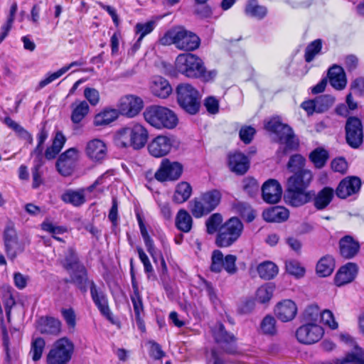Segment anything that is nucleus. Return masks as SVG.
I'll use <instances>...</instances> for the list:
<instances>
[{
	"label": "nucleus",
	"mask_w": 364,
	"mask_h": 364,
	"mask_svg": "<svg viewBox=\"0 0 364 364\" xmlns=\"http://www.w3.org/2000/svg\"><path fill=\"white\" fill-rule=\"evenodd\" d=\"M202 196L212 211L219 205L222 198L221 193L216 189L206 191L202 193Z\"/></svg>",
	"instance_id": "nucleus-51"
},
{
	"label": "nucleus",
	"mask_w": 364,
	"mask_h": 364,
	"mask_svg": "<svg viewBox=\"0 0 364 364\" xmlns=\"http://www.w3.org/2000/svg\"><path fill=\"white\" fill-rule=\"evenodd\" d=\"M257 271L262 279L270 280L278 274L279 268L274 262L265 261L257 266Z\"/></svg>",
	"instance_id": "nucleus-34"
},
{
	"label": "nucleus",
	"mask_w": 364,
	"mask_h": 364,
	"mask_svg": "<svg viewBox=\"0 0 364 364\" xmlns=\"http://www.w3.org/2000/svg\"><path fill=\"white\" fill-rule=\"evenodd\" d=\"M117 117L118 112L116 109H106L95 115L94 125L105 126L114 122Z\"/></svg>",
	"instance_id": "nucleus-40"
},
{
	"label": "nucleus",
	"mask_w": 364,
	"mask_h": 364,
	"mask_svg": "<svg viewBox=\"0 0 364 364\" xmlns=\"http://www.w3.org/2000/svg\"><path fill=\"white\" fill-rule=\"evenodd\" d=\"M264 128L277 135L279 143L284 146L282 150L284 155L296 150L299 147V140L296 138L292 129L282 123L279 117L270 119L265 123Z\"/></svg>",
	"instance_id": "nucleus-4"
},
{
	"label": "nucleus",
	"mask_w": 364,
	"mask_h": 364,
	"mask_svg": "<svg viewBox=\"0 0 364 364\" xmlns=\"http://www.w3.org/2000/svg\"><path fill=\"white\" fill-rule=\"evenodd\" d=\"M322 48V41L321 39H316L312 41L306 48L305 60L308 63L311 62L315 56L319 53Z\"/></svg>",
	"instance_id": "nucleus-53"
},
{
	"label": "nucleus",
	"mask_w": 364,
	"mask_h": 364,
	"mask_svg": "<svg viewBox=\"0 0 364 364\" xmlns=\"http://www.w3.org/2000/svg\"><path fill=\"white\" fill-rule=\"evenodd\" d=\"M222 222L223 217L220 213H214L210 215L205 222L207 232L210 235L216 232Z\"/></svg>",
	"instance_id": "nucleus-57"
},
{
	"label": "nucleus",
	"mask_w": 364,
	"mask_h": 364,
	"mask_svg": "<svg viewBox=\"0 0 364 364\" xmlns=\"http://www.w3.org/2000/svg\"><path fill=\"white\" fill-rule=\"evenodd\" d=\"M313 181V173L309 169L296 171L287 178L286 188L308 190Z\"/></svg>",
	"instance_id": "nucleus-19"
},
{
	"label": "nucleus",
	"mask_w": 364,
	"mask_h": 364,
	"mask_svg": "<svg viewBox=\"0 0 364 364\" xmlns=\"http://www.w3.org/2000/svg\"><path fill=\"white\" fill-rule=\"evenodd\" d=\"M360 244L350 235H346L339 241L341 255L346 259L354 257L359 252Z\"/></svg>",
	"instance_id": "nucleus-26"
},
{
	"label": "nucleus",
	"mask_w": 364,
	"mask_h": 364,
	"mask_svg": "<svg viewBox=\"0 0 364 364\" xmlns=\"http://www.w3.org/2000/svg\"><path fill=\"white\" fill-rule=\"evenodd\" d=\"M350 92L359 97H364V77H358L350 85Z\"/></svg>",
	"instance_id": "nucleus-61"
},
{
	"label": "nucleus",
	"mask_w": 364,
	"mask_h": 364,
	"mask_svg": "<svg viewBox=\"0 0 364 364\" xmlns=\"http://www.w3.org/2000/svg\"><path fill=\"white\" fill-rule=\"evenodd\" d=\"M173 142L174 139L172 136L159 135L149 144V152L154 157H163L170 152Z\"/></svg>",
	"instance_id": "nucleus-16"
},
{
	"label": "nucleus",
	"mask_w": 364,
	"mask_h": 364,
	"mask_svg": "<svg viewBox=\"0 0 364 364\" xmlns=\"http://www.w3.org/2000/svg\"><path fill=\"white\" fill-rule=\"evenodd\" d=\"M82 65V63L79 61H74L70 63L69 65L64 66L61 68L58 71L50 74L46 78L40 81L38 84V88L41 89L44 87L45 86L48 85L55 80L58 79L60 76H62L63 74H65L67 71H68L71 68L74 66H80Z\"/></svg>",
	"instance_id": "nucleus-42"
},
{
	"label": "nucleus",
	"mask_w": 364,
	"mask_h": 364,
	"mask_svg": "<svg viewBox=\"0 0 364 364\" xmlns=\"http://www.w3.org/2000/svg\"><path fill=\"white\" fill-rule=\"evenodd\" d=\"M148 140V132L139 123H134L120 129L114 136L115 144L122 148L132 146L139 149L145 146Z\"/></svg>",
	"instance_id": "nucleus-2"
},
{
	"label": "nucleus",
	"mask_w": 364,
	"mask_h": 364,
	"mask_svg": "<svg viewBox=\"0 0 364 364\" xmlns=\"http://www.w3.org/2000/svg\"><path fill=\"white\" fill-rule=\"evenodd\" d=\"M160 43L164 46L173 44L179 50L193 51L199 47L200 40L194 33L179 26L168 31Z\"/></svg>",
	"instance_id": "nucleus-3"
},
{
	"label": "nucleus",
	"mask_w": 364,
	"mask_h": 364,
	"mask_svg": "<svg viewBox=\"0 0 364 364\" xmlns=\"http://www.w3.org/2000/svg\"><path fill=\"white\" fill-rule=\"evenodd\" d=\"M60 262L67 271H70V269H73L81 264L75 250L73 247H69L65 252L63 257L60 259Z\"/></svg>",
	"instance_id": "nucleus-39"
},
{
	"label": "nucleus",
	"mask_w": 364,
	"mask_h": 364,
	"mask_svg": "<svg viewBox=\"0 0 364 364\" xmlns=\"http://www.w3.org/2000/svg\"><path fill=\"white\" fill-rule=\"evenodd\" d=\"M107 153V146L102 140L94 139L87 143L85 154L92 161L102 163L106 158Z\"/></svg>",
	"instance_id": "nucleus-21"
},
{
	"label": "nucleus",
	"mask_w": 364,
	"mask_h": 364,
	"mask_svg": "<svg viewBox=\"0 0 364 364\" xmlns=\"http://www.w3.org/2000/svg\"><path fill=\"white\" fill-rule=\"evenodd\" d=\"M220 228L224 229L225 231H227L229 234L233 235L239 238L243 230V225L237 218L232 217L226 221Z\"/></svg>",
	"instance_id": "nucleus-45"
},
{
	"label": "nucleus",
	"mask_w": 364,
	"mask_h": 364,
	"mask_svg": "<svg viewBox=\"0 0 364 364\" xmlns=\"http://www.w3.org/2000/svg\"><path fill=\"white\" fill-rule=\"evenodd\" d=\"M144 107V102L141 97L127 95L120 98L117 107L122 114L129 117L137 115Z\"/></svg>",
	"instance_id": "nucleus-15"
},
{
	"label": "nucleus",
	"mask_w": 364,
	"mask_h": 364,
	"mask_svg": "<svg viewBox=\"0 0 364 364\" xmlns=\"http://www.w3.org/2000/svg\"><path fill=\"white\" fill-rule=\"evenodd\" d=\"M155 23L154 21H148L145 23H137L136 25V32L140 33L137 41H141L143 38L150 33L154 28Z\"/></svg>",
	"instance_id": "nucleus-62"
},
{
	"label": "nucleus",
	"mask_w": 364,
	"mask_h": 364,
	"mask_svg": "<svg viewBox=\"0 0 364 364\" xmlns=\"http://www.w3.org/2000/svg\"><path fill=\"white\" fill-rule=\"evenodd\" d=\"M192 188L189 183L181 182L176 186L173 200L176 203L186 201L191 195Z\"/></svg>",
	"instance_id": "nucleus-41"
},
{
	"label": "nucleus",
	"mask_w": 364,
	"mask_h": 364,
	"mask_svg": "<svg viewBox=\"0 0 364 364\" xmlns=\"http://www.w3.org/2000/svg\"><path fill=\"white\" fill-rule=\"evenodd\" d=\"M314 196L313 190L286 188L284 198L287 205L297 208L311 201Z\"/></svg>",
	"instance_id": "nucleus-14"
},
{
	"label": "nucleus",
	"mask_w": 364,
	"mask_h": 364,
	"mask_svg": "<svg viewBox=\"0 0 364 364\" xmlns=\"http://www.w3.org/2000/svg\"><path fill=\"white\" fill-rule=\"evenodd\" d=\"M71 121L74 124L80 123L83 119L88 114L90 107L87 102L85 100L80 102H75L72 105Z\"/></svg>",
	"instance_id": "nucleus-32"
},
{
	"label": "nucleus",
	"mask_w": 364,
	"mask_h": 364,
	"mask_svg": "<svg viewBox=\"0 0 364 364\" xmlns=\"http://www.w3.org/2000/svg\"><path fill=\"white\" fill-rule=\"evenodd\" d=\"M41 228L43 230L52 234L54 239L58 241L63 242V239L60 237H56L55 234H63L67 232V228L63 226H55L50 222H43L41 224Z\"/></svg>",
	"instance_id": "nucleus-59"
},
{
	"label": "nucleus",
	"mask_w": 364,
	"mask_h": 364,
	"mask_svg": "<svg viewBox=\"0 0 364 364\" xmlns=\"http://www.w3.org/2000/svg\"><path fill=\"white\" fill-rule=\"evenodd\" d=\"M236 261L235 255H228L224 257L221 251L214 250L211 257L210 270L218 273L224 269L229 274H235L237 272Z\"/></svg>",
	"instance_id": "nucleus-9"
},
{
	"label": "nucleus",
	"mask_w": 364,
	"mask_h": 364,
	"mask_svg": "<svg viewBox=\"0 0 364 364\" xmlns=\"http://www.w3.org/2000/svg\"><path fill=\"white\" fill-rule=\"evenodd\" d=\"M45 346L46 341L43 338L38 337L32 340L30 354L33 361H38L41 358Z\"/></svg>",
	"instance_id": "nucleus-49"
},
{
	"label": "nucleus",
	"mask_w": 364,
	"mask_h": 364,
	"mask_svg": "<svg viewBox=\"0 0 364 364\" xmlns=\"http://www.w3.org/2000/svg\"><path fill=\"white\" fill-rule=\"evenodd\" d=\"M16 11L17 4L14 2L12 4L10 8L9 16L6 21V23L1 26L0 42H1L7 36L9 31L11 30Z\"/></svg>",
	"instance_id": "nucleus-54"
},
{
	"label": "nucleus",
	"mask_w": 364,
	"mask_h": 364,
	"mask_svg": "<svg viewBox=\"0 0 364 364\" xmlns=\"http://www.w3.org/2000/svg\"><path fill=\"white\" fill-rule=\"evenodd\" d=\"M358 266L353 262H348L342 266L336 272L334 282L337 287H341L353 282L358 274Z\"/></svg>",
	"instance_id": "nucleus-24"
},
{
	"label": "nucleus",
	"mask_w": 364,
	"mask_h": 364,
	"mask_svg": "<svg viewBox=\"0 0 364 364\" xmlns=\"http://www.w3.org/2000/svg\"><path fill=\"white\" fill-rule=\"evenodd\" d=\"M79 159V151L76 148H70L61 154L56 161L58 171L63 176H70Z\"/></svg>",
	"instance_id": "nucleus-12"
},
{
	"label": "nucleus",
	"mask_w": 364,
	"mask_h": 364,
	"mask_svg": "<svg viewBox=\"0 0 364 364\" xmlns=\"http://www.w3.org/2000/svg\"><path fill=\"white\" fill-rule=\"evenodd\" d=\"M245 13L252 17L262 19L267 15V9L265 6L259 5L256 0H250L245 8Z\"/></svg>",
	"instance_id": "nucleus-43"
},
{
	"label": "nucleus",
	"mask_w": 364,
	"mask_h": 364,
	"mask_svg": "<svg viewBox=\"0 0 364 364\" xmlns=\"http://www.w3.org/2000/svg\"><path fill=\"white\" fill-rule=\"evenodd\" d=\"M4 122L11 129H13L21 138L27 140L29 144H32V136L20 124L13 120L11 117L4 118Z\"/></svg>",
	"instance_id": "nucleus-47"
},
{
	"label": "nucleus",
	"mask_w": 364,
	"mask_h": 364,
	"mask_svg": "<svg viewBox=\"0 0 364 364\" xmlns=\"http://www.w3.org/2000/svg\"><path fill=\"white\" fill-rule=\"evenodd\" d=\"M151 90L155 96L162 99L168 97L172 92V87L168 81L161 77L154 78Z\"/></svg>",
	"instance_id": "nucleus-30"
},
{
	"label": "nucleus",
	"mask_w": 364,
	"mask_h": 364,
	"mask_svg": "<svg viewBox=\"0 0 364 364\" xmlns=\"http://www.w3.org/2000/svg\"><path fill=\"white\" fill-rule=\"evenodd\" d=\"M182 172L183 166L180 163L164 159L159 169L156 171L154 177L160 182L176 181L180 178Z\"/></svg>",
	"instance_id": "nucleus-11"
},
{
	"label": "nucleus",
	"mask_w": 364,
	"mask_h": 364,
	"mask_svg": "<svg viewBox=\"0 0 364 364\" xmlns=\"http://www.w3.org/2000/svg\"><path fill=\"white\" fill-rule=\"evenodd\" d=\"M323 324L328 326L331 329H336L338 326V323L335 321L333 313L329 310H324L319 316Z\"/></svg>",
	"instance_id": "nucleus-63"
},
{
	"label": "nucleus",
	"mask_w": 364,
	"mask_h": 364,
	"mask_svg": "<svg viewBox=\"0 0 364 364\" xmlns=\"http://www.w3.org/2000/svg\"><path fill=\"white\" fill-rule=\"evenodd\" d=\"M331 85L337 90H343L347 85L346 75L343 68L338 65H332L328 72Z\"/></svg>",
	"instance_id": "nucleus-25"
},
{
	"label": "nucleus",
	"mask_w": 364,
	"mask_h": 364,
	"mask_svg": "<svg viewBox=\"0 0 364 364\" xmlns=\"http://www.w3.org/2000/svg\"><path fill=\"white\" fill-rule=\"evenodd\" d=\"M237 239V237L229 234L224 229L220 228L215 243L218 247H227L232 245Z\"/></svg>",
	"instance_id": "nucleus-48"
},
{
	"label": "nucleus",
	"mask_w": 364,
	"mask_h": 364,
	"mask_svg": "<svg viewBox=\"0 0 364 364\" xmlns=\"http://www.w3.org/2000/svg\"><path fill=\"white\" fill-rule=\"evenodd\" d=\"M282 188L275 179H269L262 186V197L269 204L277 203L282 198Z\"/></svg>",
	"instance_id": "nucleus-18"
},
{
	"label": "nucleus",
	"mask_w": 364,
	"mask_h": 364,
	"mask_svg": "<svg viewBox=\"0 0 364 364\" xmlns=\"http://www.w3.org/2000/svg\"><path fill=\"white\" fill-rule=\"evenodd\" d=\"M316 364H364V356L363 354L349 353L343 359L318 362Z\"/></svg>",
	"instance_id": "nucleus-44"
},
{
	"label": "nucleus",
	"mask_w": 364,
	"mask_h": 364,
	"mask_svg": "<svg viewBox=\"0 0 364 364\" xmlns=\"http://www.w3.org/2000/svg\"><path fill=\"white\" fill-rule=\"evenodd\" d=\"M75 346L67 337L56 340L46 356L47 364H68L73 355Z\"/></svg>",
	"instance_id": "nucleus-6"
},
{
	"label": "nucleus",
	"mask_w": 364,
	"mask_h": 364,
	"mask_svg": "<svg viewBox=\"0 0 364 364\" xmlns=\"http://www.w3.org/2000/svg\"><path fill=\"white\" fill-rule=\"evenodd\" d=\"M346 139L348 144L354 149L358 148L363 141V124L357 117L347 119L346 126Z\"/></svg>",
	"instance_id": "nucleus-10"
},
{
	"label": "nucleus",
	"mask_w": 364,
	"mask_h": 364,
	"mask_svg": "<svg viewBox=\"0 0 364 364\" xmlns=\"http://www.w3.org/2000/svg\"><path fill=\"white\" fill-rule=\"evenodd\" d=\"M228 164L232 172L242 175L249 169L250 161L245 154L237 152L229 155Z\"/></svg>",
	"instance_id": "nucleus-27"
},
{
	"label": "nucleus",
	"mask_w": 364,
	"mask_h": 364,
	"mask_svg": "<svg viewBox=\"0 0 364 364\" xmlns=\"http://www.w3.org/2000/svg\"><path fill=\"white\" fill-rule=\"evenodd\" d=\"M177 101L180 107L186 112L195 114L199 111L200 96L198 91L188 83L177 86Z\"/></svg>",
	"instance_id": "nucleus-7"
},
{
	"label": "nucleus",
	"mask_w": 364,
	"mask_h": 364,
	"mask_svg": "<svg viewBox=\"0 0 364 364\" xmlns=\"http://www.w3.org/2000/svg\"><path fill=\"white\" fill-rule=\"evenodd\" d=\"M260 330L265 335H275L277 333L275 318L271 315H267L260 323Z\"/></svg>",
	"instance_id": "nucleus-52"
},
{
	"label": "nucleus",
	"mask_w": 364,
	"mask_h": 364,
	"mask_svg": "<svg viewBox=\"0 0 364 364\" xmlns=\"http://www.w3.org/2000/svg\"><path fill=\"white\" fill-rule=\"evenodd\" d=\"M212 334L215 342L226 353L234 354L237 352L236 338L228 332L221 323H218L212 328Z\"/></svg>",
	"instance_id": "nucleus-8"
},
{
	"label": "nucleus",
	"mask_w": 364,
	"mask_h": 364,
	"mask_svg": "<svg viewBox=\"0 0 364 364\" xmlns=\"http://www.w3.org/2000/svg\"><path fill=\"white\" fill-rule=\"evenodd\" d=\"M335 268V261L332 256L327 255L322 257L317 262L316 272L321 277L330 276Z\"/></svg>",
	"instance_id": "nucleus-31"
},
{
	"label": "nucleus",
	"mask_w": 364,
	"mask_h": 364,
	"mask_svg": "<svg viewBox=\"0 0 364 364\" xmlns=\"http://www.w3.org/2000/svg\"><path fill=\"white\" fill-rule=\"evenodd\" d=\"M4 238L7 257L11 259H14L17 255L18 243L13 223H9L7 224L4 230Z\"/></svg>",
	"instance_id": "nucleus-23"
},
{
	"label": "nucleus",
	"mask_w": 364,
	"mask_h": 364,
	"mask_svg": "<svg viewBox=\"0 0 364 364\" xmlns=\"http://www.w3.org/2000/svg\"><path fill=\"white\" fill-rule=\"evenodd\" d=\"M262 216L267 222L281 223L289 218V211L284 206H274L265 210Z\"/></svg>",
	"instance_id": "nucleus-28"
},
{
	"label": "nucleus",
	"mask_w": 364,
	"mask_h": 364,
	"mask_svg": "<svg viewBox=\"0 0 364 364\" xmlns=\"http://www.w3.org/2000/svg\"><path fill=\"white\" fill-rule=\"evenodd\" d=\"M60 312L68 326L73 328L76 324V316L74 310L72 308H63Z\"/></svg>",
	"instance_id": "nucleus-64"
},
{
	"label": "nucleus",
	"mask_w": 364,
	"mask_h": 364,
	"mask_svg": "<svg viewBox=\"0 0 364 364\" xmlns=\"http://www.w3.org/2000/svg\"><path fill=\"white\" fill-rule=\"evenodd\" d=\"M309 157L314 167L321 169L325 166L329 158V154L325 149L318 147L309 154Z\"/></svg>",
	"instance_id": "nucleus-35"
},
{
	"label": "nucleus",
	"mask_w": 364,
	"mask_h": 364,
	"mask_svg": "<svg viewBox=\"0 0 364 364\" xmlns=\"http://www.w3.org/2000/svg\"><path fill=\"white\" fill-rule=\"evenodd\" d=\"M306 159L301 154H294L292 155L288 163H287V168L291 172H296L304 169V166H305Z\"/></svg>",
	"instance_id": "nucleus-56"
},
{
	"label": "nucleus",
	"mask_w": 364,
	"mask_h": 364,
	"mask_svg": "<svg viewBox=\"0 0 364 364\" xmlns=\"http://www.w3.org/2000/svg\"><path fill=\"white\" fill-rule=\"evenodd\" d=\"M68 272L70 275L71 282L81 289H84L87 282V271L85 266L81 264Z\"/></svg>",
	"instance_id": "nucleus-37"
},
{
	"label": "nucleus",
	"mask_w": 364,
	"mask_h": 364,
	"mask_svg": "<svg viewBox=\"0 0 364 364\" xmlns=\"http://www.w3.org/2000/svg\"><path fill=\"white\" fill-rule=\"evenodd\" d=\"M286 272L296 279L304 277L306 273L305 268L301 263L294 259L287 260L285 262Z\"/></svg>",
	"instance_id": "nucleus-46"
},
{
	"label": "nucleus",
	"mask_w": 364,
	"mask_h": 364,
	"mask_svg": "<svg viewBox=\"0 0 364 364\" xmlns=\"http://www.w3.org/2000/svg\"><path fill=\"white\" fill-rule=\"evenodd\" d=\"M36 324L37 330L42 334L56 336L61 332V321L52 316H41Z\"/></svg>",
	"instance_id": "nucleus-20"
},
{
	"label": "nucleus",
	"mask_w": 364,
	"mask_h": 364,
	"mask_svg": "<svg viewBox=\"0 0 364 364\" xmlns=\"http://www.w3.org/2000/svg\"><path fill=\"white\" fill-rule=\"evenodd\" d=\"M243 189L250 196H254L259 191V186L253 178H246L242 181Z\"/></svg>",
	"instance_id": "nucleus-60"
},
{
	"label": "nucleus",
	"mask_w": 364,
	"mask_h": 364,
	"mask_svg": "<svg viewBox=\"0 0 364 364\" xmlns=\"http://www.w3.org/2000/svg\"><path fill=\"white\" fill-rule=\"evenodd\" d=\"M144 117L150 125L157 129H173L178 124L176 114L162 106L153 105L147 107L144 112Z\"/></svg>",
	"instance_id": "nucleus-5"
},
{
	"label": "nucleus",
	"mask_w": 364,
	"mask_h": 364,
	"mask_svg": "<svg viewBox=\"0 0 364 364\" xmlns=\"http://www.w3.org/2000/svg\"><path fill=\"white\" fill-rule=\"evenodd\" d=\"M274 312L277 318L282 322L293 320L297 313V306L291 299H284L277 304Z\"/></svg>",
	"instance_id": "nucleus-22"
},
{
	"label": "nucleus",
	"mask_w": 364,
	"mask_h": 364,
	"mask_svg": "<svg viewBox=\"0 0 364 364\" xmlns=\"http://www.w3.org/2000/svg\"><path fill=\"white\" fill-rule=\"evenodd\" d=\"M64 202L71 203L75 206H80L85 201L82 193L76 191H68L62 196Z\"/></svg>",
	"instance_id": "nucleus-55"
},
{
	"label": "nucleus",
	"mask_w": 364,
	"mask_h": 364,
	"mask_svg": "<svg viewBox=\"0 0 364 364\" xmlns=\"http://www.w3.org/2000/svg\"><path fill=\"white\" fill-rule=\"evenodd\" d=\"M335 191L333 188L326 186L319 191L316 194L314 192L313 198L314 205L318 210H323L326 208L332 201Z\"/></svg>",
	"instance_id": "nucleus-29"
},
{
	"label": "nucleus",
	"mask_w": 364,
	"mask_h": 364,
	"mask_svg": "<svg viewBox=\"0 0 364 364\" xmlns=\"http://www.w3.org/2000/svg\"><path fill=\"white\" fill-rule=\"evenodd\" d=\"M94 303L97 306L101 314L105 317L111 323L119 326V322L116 319L108 306L106 297H92Z\"/></svg>",
	"instance_id": "nucleus-36"
},
{
	"label": "nucleus",
	"mask_w": 364,
	"mask_h": 364,
	"mask_svg": "<svg viewBox=\"0 0 364 364\" xmlns=\"http://www.w3.org/2000/svg\"><path fill=\"white\" fill-rule=\"evenodd\" d=\"M361 187V181L357 176H347L342 179L336 189L335 193L341 199H346L359 192Z\"/></svg>",
	"instance_id": "nucleus-17"
},
{
	"label": "nucleus",
	"mask_w": 364,
	"mask_h": 364,
	"mask_svg": "<svg viewBox=\"0 0 364 364\" xmlns=\"http://www.w3.org/2000/svg\"><path fill=\"white\" fill-rule=\"evenodd\" d=\"M316 112L321 113L328 110L334 103L335 98L329 95H320L315 98Z\"/></svg>",
	"instance_id": "nucleus-50"
},
{
	"label": "nucleus",
	"mask_w": 364,
	"mask_h": 364,
	"mask_svg": "<svg viewBox=\"0 0 364 364\" xmlns=\"http://www.w3.org/2000/svg\"><path fill=\"white\" fill-rule=\"evenodd\" d=\"M176 69L189 78H199L204 82L213 80L216 75L215 70L207 71L202 60L192 53H183L176 59Z\"/></svg>",
	"instance_id": "nucleus-1"
},
{
	"label": "nucleus",
	"mask_w": 364,
	"mask_h": 364,
	"mask_svg": "<svg viewBox=\"0 0 364 364\" xmlns=\"http://www.w3.org/2000/svg\"><path fill=\"white\" fill-rule=\"evenodd\" d=\"M323 333L324 331L321 326L316 323H306L297 329L296 336L300 343L312 344L318 342Z\"/></svg>",
	"instance_id": "nucleus-13"
},
{
	"label": "nucleus",
	"mask_w": 364,
	"mask_h": 364,
	"mask_svg": "<svg viewBox=\"0 0 364 364\" xmlns=\"http://www.w3.org/2000/svg\"><path fill=\"white\" fill-rule=\"evenodd\" d=\"M193 225V219L191 215L186 210H180L176 217V228L183 232H188L191 231Z\"/></svg>",
	"instance_id": "nucleus-38"
},
{
	"label": "nucleus",
	"mask_w": 364,
	"mask_h": 364,
	"mask_svg": "<svg viewBox=\"0 0 364 364\" xmlns=\"http://www.w3.org/2000/svg\"><path fill=\"white\" fill-rule=\"evenodd\" d=\"M189 205L191 213L197 218H201L205 215H208L212 211L208 204L205 202V199L202 196V194L199 197L195 198L191 200Z\"/></svg>",
	"instance_id": "nucleus-33"
},
{
	"label": "nucleus",
	"mask_w": 364,
	"mask_h": 364,
	"mask_svg": "<svg viewBox=\"0 0 364 364\" xmlns=\"http://www.w3.org/2000/svg\"><path fill=\"white\" fill-rule=\"evenodd\" d=\"M321 311L318 306L311 305L306 308L303 314L304 319L309 323H314L320 316Z\"/></svg>",
	"instance_id": "nucleus-58"
}]
</instances>
